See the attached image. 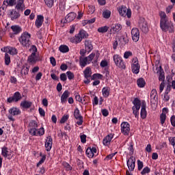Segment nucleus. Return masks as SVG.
<instances>
[{
    "mask_svg": "<svg viewBox=\"0 0 175 175\" xmlns=\"http://www.w3.org/2000/svg\"><path fill=\"white\" fill-rule=\"evenodd\" d=\"M121 131L124 136H128L129 135V132L131 131V125L128 122H123L121 124Z\"/></svg>",
    "mask_w": 175,
    "mask_h": 175,
    "instance_id": "10",
    "label": "nucleus"
},
{
    "mask_svg": "<svg viewBox=\"0 0 175 175\" xmlns=\"http://www.w3.org/2000/svg\"><path fill=\"white\" fill-rule=\"evenodd\" d=\"M119 13L120 16H122L123 17L127 16L128 18H131L132 16V11L131 9L126 8L125 5H122L120 7Z\"/></svg>",
    "mask_w": 175,
    "mask_h": 175,
    "instance_id": "5",
    "label": "nucleus"
},
{
    "mask_svg": "<svg viewBox=\"0 0 175 175\" xmlns=\"http://www.w3.org/2000/svg\"><path fill=\"white\" fill-rule=\"evenodd\" d=\"M122 29V26L118 23L113 25L110 29L111 32H120Z\"/></svg>",
    "mask_w": 175,
    "mask_h": 175,
    "instance_id": "25",
    "label": "nucleus"
},
{
    "mask_svg": "<svg viewBox=\"0 0 175 175\" xmlns=\"http://www.w3.org/2000/svg\"><path fill=\"white\" fill-rule=\"evenodd\" d=\"M150 103L153 105L158 103V93L155 89L152 90L150 92Z\"/></svg>",
    "mask_w": 175,
    "mask_h": 175,
    "instance_id": "17",
    "label": "nucleus"
},
{
    "mask_svg": "<svg viewBox=\"0 0 175 175\" xmlns=\"http://www.w3.org/2000/svg\"><path fill=\"white\" fill-rule=\"evenodd\" d=\"M78 35L80 36L81 39H85V38H88V33L85 30H81Z\"/></svg>",
    "mask_w": 175,
    "mask_h": 175,
    "instance_id": "40",
    "label": "nucleus"
},
{
    "mask_svg": "<svg viewBox=\"0 0 175 175\" xmlns=\"http://www.w3.org/2000/svg\"><path fill=\"white\" fill-rule=\"evenodd\" d=\"M171 124L172 125V126H175V116H172L171 117Z\"/></svg>",
    "mask_w": 175,
    "mask_h": 175,
    "instance_id": "64",
    "label": "nucleus"
},
{
    "mask_svg": "<svg viewBox=\"0 0 175 175\" xmlns=\"http://www.w3.org/2000/svg\"><path fill=\"white\" fill-rule=\"evenodd\" d=\"M139 27L144 32V33H147L148 32V25L147 24V21L145 19H141L139 23Z\"/></svg>",
    "mask_w": 175,
    "mask_h": 175,
    "instance_id": "13",
    "label": "nucleus"
},
{
    "mask_svg": "<svg viewBox=\"0 0 175 175\" xmlns=\"http://www.w3.org/2000/svg\"><path fill=\"white\" fill-rule=\"evenodd\" d=\"M133 104L134 106L132 107L133 113L134 114L135 118H139V110H140V107L142 106V103L139 100V98H135L133 101Z\"/></svg>",
    "mask_w": 175,
    "mask_h": 175,
    "instance_id": "2",
    "label": "nucleus"
},
{
    "mask_svg": "<svg viewBox=\"0 0 175 175\" xmlns=\"http://www.w3.org/2000/svg\"><path fill=\"white\" fill-rule=\"evenodd\" d=\"M29 72V67H23L21 71V75H27Z\"/></svg>",
    "mask_w": 175,
    "mask_h": 175,
    "instance_id": "47",
    "label": "nucleus"
},
{
    "mask_svg": "<svg viewBox=\"0 0 175 175\" xmlns=\"http://www.w3.org/2000/svg\"><path fill=\"white\" fill-rule=\"evenodd\" d=\"M113 61L116 66L119 67L120 69H125V63H124V60H122V57H121V56L118 55H114Z\"/></svg>",
    "mask_w": 175,
    "mask_h": 175,
    "instance_id": "6",
    "label": "nucleus"
},
{
    "mask_svg": "<svg viewBox=\"0 0 175 175\" xmlns=\"http://www.w3.org/2000/svg\"><path fill=\"white\" fill-rule=\"evenodd\" d=\"M94 58H95L94 53H92L88 57H81L79 58V64L82 68H84L87 65V64H91Z\"/></svg>",
    "mask_w": 175,
    "mask_h": 175,
    "instance_id": "3",
    "label": "nucleus"
},
{
    "mask_svg": "<svg viewBox=\"0 0 175 175\" xmlns=\"http://www.w3.org/2000/svg\"><path fill=\"white\" fill-rule=\"evenodd\" d=\"M70 95V93L69 92V91L66 90L61 96L62 103H66V102L68 100V98H69Z\"/></svg>",
    "mask_w": 175,
    "mask_h": 175,
    "instance_id": "29",
    "label": "nucleus"
},
{
    "mask_svg": "<svg viewBox=\"0 0 175 175\" xmlns=\"http://www.w3.org/2000/svg\"><path fill=\"white\" fill-rule=\"evenodd\" d=\"M85 154L87 157H88V158H94V154L91 150V148H88V149L86 150Z\"/></svg>",
    "mask_w": 175,
    "mask_h": 175,
    "instance_id": "43",
    "label": "nucleus"
},
{
    "mask_svg": "<svg viewBox=\"0 0 175 175\" xmlns=\"http://www.w3.org/2000/svg\"><path fill=\"white\" fill-rule=\"evenodd\" d=\"M50 62L53 66H55L57 65V61H55V58H54V57H50Z\"/></svg>",
    "mask_w": 175,
    "mask_h": 175,
    "instance_id": "57",
    "label": "nucleus"
},
{
    "mask_svg": "<svg viewBox=\"0 0 175 175\" xmlns=\"http://www.w3.org/2000/svg\"><path fill=\"white\" fill-rule=\"evenodd\" d=\"M137 166L138 170H142V169H143V161L137 160Z\"/></svg>",
    "mask_w": 175,
    "mask_h": 175,
    "instance_id": "58",
    "label": "nucleus"
},
{
    "mask_svg": "<svg viewBox=\"0 0 175 175\" xmlns=\"http://www.w3.org/2000/svg\"><path fill=\"white\" fill-rule=\"evenodd\" d=\"M15 9L18 12H23L25 10V4H24V0H17Z\"/></svg>",
    "mask_w": 175,
    "mask_h": 175,
    "instance_id": "19",
    "label": "nucleus"
},
{
    "mask_svg": "<svg viewBox=\"0 0 175 175\" xmlns=\"http://www.w3.org/2000/svg\"><path fill=\"white\" fill-rule=\"evenodd\" d=\"M113 134L107 135L103 140V144L104 146H109L111 140L113 139Z\"/></svg>",
    "mask_w": 175,
    "mask_h": 175,
    "instance_id": "23",
    "label": "nucleus"
},
{
    "mask_svg": "<svg viewBox=\"0 0 175 175\" xmlns=\"http://www.w3.org/2000/svg\"><path fill=\"white\" fill-rule=\"evenodd\" d=\"M68 118H69V116H68V115H64V116L62 118V119H61V120H60V124H65V122H66V121H68Z\"/></svg>",
    "mask_w": 175,
    "mask_h": 175,
    "instance_id": "53",
    "label": "nucleus"
},
{
    "mask_svg": "<svg viewBox=\"0 0 175 175\" xmlns=\"http://www.w3.org/2000/svg\"><path fill=\"white\" fill-rule=\"evenodd\" d=\"M131 70L133 73H135V75H138L139 72H140V64H139V59L137 57H134L133 59Z\"/></svg>",
    "mask_w": 175,
    "mask_h": 175,
    "instance_id": "4",
    "label": "nucleus"
},
{
    "mask_svg": "<svg viewBox=\"0 0 175 175\" xmlns=\"http://www.w3.org/2000/svg\"><path fill=\"white\" fill-rule=\"evenodd\" d=\"M67 79L68 78L66 77V74L62 73L60 75V80L62 81H66Z\"/></svg>",
    "mask_w": 175,
    "mask_h": 175,
    "instance_id": "59",
    "label": "nucleus"
},
{
    "mask_svg": "<svg viewBox=\"0 0 175 175\" xmlns=\"http://www.w3.org/2000/svg\"><path fill=\"white\" fill-rule=\"evenodd\" d=\"M132 55H133L132 52L126 51L124 54V58H125V59H128V58H129V57H132Z\"/></svg>",
    "mask_w": 175,
    "mask_h": 175,
    "instance_id": "54",
    "label": "nucleus"
},
{
    "mask_svg": "<svg viewBox=\"0 0 175 175\" xmlns=\"http://www.w3.org/2000/svg\"><path fill=\"white\" fill-rule=\"evenodd\" d=\"M82 40L83 39L79 36V34H77L75 37H72L70 39L71 43H75L76 44H77V43H80V42H81Z\"/></svg>",
    "mask_w": 175,
    "mask_h": 175,
    "instance_id": "30",
    "label": "nucleus"
},
{
    "mask_svg": "<svg viewBox=\"0 0 175 175\" xmlns=\"http://www.w3.org/2000/svg\"><path fill=\"white\" fill-rule=\"evenodd\" d=\"M88 10L90 13L92 14L95 12V7L94 5H89Z\"/></svg>",
    "mask_w": 175,
    "mask_h": 175,
    "instance_id": "62",
    "label": "nucleus"
},
{
    "mask_svg": "<svg viewBox=\"0 0 175 175\" xmlns=\"http://www.w3.org/2000/svg\"><path fill=\"white\" fill-rule=\"evenodd\" d=\"M151 172V170L148 167H145L143 170L141 172V174L144 175L150 173Z\"/></svg>",
    "mask_w": 175,
    "mask_h": 175,
    "instance_id": "52",
    "label": "nucleus"
},
{
    "mask_svg": "<svg viewBox=\"0 0 175 175\" xmlns=\"http://www.w3.org/2000/svg\"><path fill=\"white\" fill-rule=\"evenodd\" d=\"M18 40L23 47L28 49L31 46V33L27 31L23 32L19 37Z\"/></svg>",
    "mask_w": 175,
    "mask_h": 175,
    "instance_id": "1",
    "label": "nucleus"
},
{
    "mask_svg": "<svg viewBox=\"0 0 175 175\" xmlns=\"http://www.w3.org/2000/svg\"><path fill=\"white\" fill-rule=\"evenodd\" d=\"M81 143H85L87 142V135H82L80 136Z\"/></svg>",
    "mask_w": 175,
    "mask_h": 175,
    "instance_id": "60",
    "label": "nucleus"
},
{
    "mask_svg": "<svg viewBox=\"0 0 175 175\" xmlns=\"http://www.w3.org/2000/svg\"><path fill=\"white\" fill-rule=\"evenodd\" d=\"M1 155L4 157V158H8V159H12V150H10L8 147H3L1 148Z\"/></svg>",
    "mask_w": 175,
    "mask_h": 175,
    "instance_id": "15",
    "label": "nucleus"
},
{
    "mask_svg": "<svg viewBox=\"0 0 175 175\" xmlns=\"http://www.w3.org/2000/svg\"><path fill=\"white\" fill-rule=\"evenodd\" d=\"M74 117L75 118H76V120L80 118H83V116H81V115H80V110H79V109H76L74 111Z\"/></svg>",
    "mask_w": 175,
    "mask_h": 175,
    "instance_id": "41",
    "label": "nucleus"
},
{
    "mask_svg": "<svg viewBox=\"0 0 175 175\" xmlns=\"http://www.w3.org/2000/svg\"><path fill=\"white\" fill-rule=\"evenodd\" d=\"M44 1L46 6H48V8H53V6L54 5V0H44Z\"/></svg>",
    "mask_w": 175,
    "mask_h": 175,
    "instance_id": "42",
    "label": "nucleus"
},
{
    "mask_svg": "<svg viewBox=\"0 0 175 175\" xmlns=\"http://www.w3.org/2000/svg\"><path fill=\"white\" fill-rule=\"evenodd\" d=\"M137 84L139 88H143L146 85V81L143 78H139L137 80Z\"/></svg>",
    "mask_w": 175,
    "mask_h": 175,
    "instance_id": "37",
    "label": "nucleus"
},
{
    "mask_svg": "<svg viewBox=\"0 0 175 175\" xmlns=\"http://www.w3.org/2000/svg\"><path fill=\"white\" fill-rule=\"evenodd\" d=\"M84 76L86 79H90L92 72H91V68L87 67L85 70L83 71Z\"/></svg>",
    "mask_w": 175,
    "mask_h": 175,
    "instance_id": "38",
    "label": "nucleus"
},
{
    "mask_svg": "<svg viewBox=\"0 0 175 175\" xmlns=\"http://www.w3.org/2000/svg\"><path fill=\"white\" fill-rule=\"evenodd\" d=\"M85 46L86 50L88 51H91V50H92V49H94V47L92 46V42L90 40L85 41Z\"/></svg>",
    "mask_w": 175,
    "mask_h": 175,
    "instance_id": "35",
    "label": "nucleus"
},
{
    "mask_svg": "<svg viewBox=\"0 0 175 175\" xmlns=\"http://www.w3.org/2000/svg\"><path fill=\"white\" fill-rule=\"evenodd\" d=\"M136 163V159L131 156L127 161V166L131 172L135 170V164Z\"/></svg>",
    "mask_w": 175,
    "mask_h": 175,
    "instance_id": "14",
    "label": "nucleus"
},
{
    "mask_svg": "<svg viewBox=\"0 0 175 175\" xmlns=\"http://www.w3.org/2000/svg\"><path fill=\"white\" fill-rule=\"evenodd\" d=\"M4 59L5 65H9L10 64V55H9V54H5Z\"/></svg>",
    "mask_w": 175,
    "mask_h": 175,
    "instance_id": "46",
    "label": "nucleus"
},
{
    "mask_svg": "<svg viewBox=\"0 0 175 175\" xmlns=\"http://www.w3.org/2000/svg\"><path fill=\"white\" fill-rule=\"evenodd\" d=\"M169 111V109L167 108H163V112L160 116V121L161 125H163L165 124V122L166 121V113Z\"/></svg>",
    "mask_w": 175,
    "mask_h": 175,
    "instance_id": "22",
    "label": "nucleus"
},
{
    "mask_svg": "<svg viewBox=\"0 0 175 175\" xmlns=\"http://www.w3.org/2000/svg\"><path fill=\"white\" fill-rule=\"evenodd\" d=\"M159 16L161 17V21L169 19L167 18V16H166V13H165V12H163V11L159 12Z\"/></svg>",
    "mask_w": 175,
    "mask_h": 175,
    "instance_id": "45",
    "label": "nucleus"
},
{
    "mask_svg": "<svg viewBox=\"0 0 175 175\" xmlns=\"http://www.w3.org/2000/svg\"><path fill=\"white\" fill-rule=\"evenodd\" d=\"M62 166L64 167H66V170H72V166H70V164L66 162H63L62 163Z\"/></svg>",
    "mask_w": 175,
    "mask_h": 175,
    "instance_id": "50",
    "label": "nucleus"
},
{
    "mask_svg": "<svg viewBox=\"0 0 175 175\" xmlns=\"http://www.w3.org/2000/svg\"><path fill=\"white\" fill-rule=\"evenodd\" d=\"M30 51H31V54H36V52L38 51V48H36V46L32 45L30 48Z\"/></svg>",
    "mask_w": 175,
    "mask_h": 175,
    "instance_id": "56",
    "label": "nucleus"
},
{
    "mask_svg": "<svg viewBox=\"0 0 175 175\" xmlns=\"http://www.w3.org/2000/svg\"><path fill=\"white\" fill-rule=\"evenodd\" d=\"M9 113L11 116H20V114H21V111L18 108L12 107L10 109Z\"/></svg>",
    "mask_w": 175,
    "mask_h": 175,
    "instance_id": "27",
    "label": "nucleus"
},
{
    "mask_svg": "<svg viewBox=\"0 0 175 175\" xmlns=\"http://www.w3.org/2000/svg\"><path fill=\"white\" fill-rule=\"evenodd\" d=\"M66 75L68 76V80H73L75 79V74L70 71H67Z\"/></svg>",
    "mask_w": 175,
    "mask_h": 175,
    "instance_id": "51",
    "label": "nucleus"
},
{
    "mask_svg": "<svg viewBox=\"0 0 175 175\" xmlns=\"http://www.w3.org/2000/svg\"><path fill=\"white\" fill-rule=\"evenodd\" d=\"M59 50L61 53H69V46L66 45H61L59 47Z\"/></svg>",
    "mask_w": 175,
    "mask_h": 175,
    "instance_id": "39",
    "label": "nucleus"
},
{
    "mask_svg": "<svg viewBox=\"0 0 175 175\" xmlns=\"http://www.w3.org/2000/svg\"><path fill=\"white\" fill-rule=\"evenodd\" d=\"M4 51H8L11 55H16L17 54V49L12 46L4 47Z\"/></svg>",
    "mask_w": 175,
    "mask_h": 175,
    "instance_id": "28",
    "label": "nucleus"
},
{
    "mask_svg": "<svg viewBox=\"0 0 175 175\" xmlns=\"http://www.w3.org/2000/svg\"><path fill=\"white\" fill-rule=\"evenodd\" d=\"M29 126H30V128H38V122L31 120L29 124Z\"/></svg>",
    "mask_w": 175,
    "mask_h": 175,
    "instance_id": "48",
    "label": "nucleus"
},
{
    "mask_svg": "<svg viewBox=\"0 0 175 175\" xmlns=\"http://www.w3.org/2000/svg\"><path fill=\"white\" fill-rule=\"evenodd\" d=\"M102 94L104 98H109V95H110V88L105 87L102 90Z\"/></svg>",
    "mask_w": 175,
    "mask_h": 175,
    "instance_id": "33",
    "label": "nucleus"
},
{
    "mask_svg": "<svg viewBox=\"0 0 175 175\" xmlns=\"http://www.w3.org/2000/svg\"><path fill=\"white\" fill-rule=\"evenodd\" d=\"M21 94L19 92H16L14 94L12 97H9L8 98V103H13V102H18L22 99Z\"/></svg>",
    "mask_w": 175,
    "mask_h": 175,
    "instance_id": "11",
    "label": "nucleus"
},
{
    "mask_svg": "<svg viewBox=\"0 0 175 175\" xmlns=\"http://www.w3.org/2000/svg\"><path fill=\"white\" fill-rule=\"evenodd\" d=\"M172 91V83H170V79L167 80V85L165 90L166 94H169Z\"/></svg>",
    "mask_w": 175,
    "mask_h": 175,
    "instance_id": "49",
    "label": "nucleus"
},
{
    "mask_svg": "<svg viewBox=\"0 0 175 175\" xmlns=\"http://www.w3.org/2000/svg\"><path fill=\"white\" fill-rule=\"evenodd\" d=\"M37 61L38 56H36V54L31 53V55L28 57L27 62H29V64H36Z\"/></svg>",
    "mask_w": 175,
    "mask_h": 175,
    "instance_id": "24",
    "label": "nucleus"
},
{
    "mask_svg": "<svg viewBox=\"0 0 175 175\" xmlns=\"http://www.w3.org/2000/svg\"><path fill=\"white\" fill-rule=\"evenodd\" d=\"M21 106L23 109H29V107H31V106H32V102L27 101V100L22 101L21 103Z\"/></svg>",
    "mask_w": 175,
    "mask_h": 175,
    "instance_id": "32",
    "label": "nucleus"
},
{
    "mask_svg": "<svg viewBox=\"0 0 175 175\" xmlns=\"http://www.w3.org/2000/svg\"><path fill=\"white\" fill-rule=\"evenodd\" d=\"M44 161H46V156L44 155L42 159L40 160V161L37 163V167H39L40 165L42 163H44Z\"/></svg>",
    "mask_w": 175,
    "mask_h": 175,
    "instance_id": "55",
    "label": "nucleus"
},
{
    "mask_svg": "<svg viewBox=\"0 0 175 175\" xmlns=\"http://www.w3.org/2000/svg\"><path fill=\"white\" fill-rule=\"evenodd\" d=\"M102 77H103V75L100 74H94L92 76V80H94V79H102Z\"/></svg>",
    "mask_w": 175,
    "mask_h": 175,
    "instance_id": "61",
    "label": "nucleus"
},
{
    "mask_svg": "<svg viewBox=\"0 0 175 175\" xmlns=\"http://www.w3.org/2000/svg\"><path fill=\"white\" fill-rule=\"evenodd\" d=\"M168 80L170 81L171 88H172L173 90H175V81H172V78H169Z\"/></svg>",
    "mask_w": 175,
    "mask_h": 175,
    "instance_id": "63",
    "label": "nucleus"
},
{
    "mask_svg": "<svg viewBox=\"0 0 175 175\" xmlns=\"http://www.w3.org/2000/svg\"><path fill=\"white\" fill-rule=\"evenodd\" d=\"M131 36L133 42H139L140 39V31L137 28H133L131 30Z\"/></svg>",
    "mask_w": 175,
    "mask_h": 175,
    "instance_id": "12",
    "label": "nucleus"
},
{
    "mask_svg": "<svg viewBox=\"0 0 175 175\" xmlns=\"http://www.w3.org/2000/svg\"><path fill=\"white\" fill-rule=\"evenodd\" d=\"M11 29L14 32V35H18L21 31H23V29H21V27L18 25H12L11 26Z\"/></svg>",
    "mask_w": 175,
    "mask_h": 175,
    "instance_id": "31",
    "label": "nucleus"
},
{
    "mask_svg": "<svg viewBox=\"0 0 175 175\" xmlns=\"http://www.w3.org/2000/svg\"><path fill=\"white\" fill-rule=\"evenodd\" d=\"M157 74L159 75V81H162V83H165V72L163 69H162V66H159L156 69Z\"/></svg>",
    "mask_w": 175,
    "mask_h": 175,
    "instance_id": "16",
    "label": "nucleus"
},
{
    "mask_svg": "<svg viewBox=\"0 0 175 175\" xmlns=\"http://www.w3.org/2000/svg\"><path fill=\"white\" fill-rule=\"evenodd\" d=\"M29 132L32 136H43L44 135V128L41 127L39 129L30 128Z\"/></svg>",
    "mask_w": 175,
    "mask_h": 175,
    "instance_id": "8",
    "label": "nucleus"
},
{
    "mask_svg": "<svg viewBox=\"0 0 175 175\" xmlns=\"http://www.w3.org/2000/svg\"><path fill=\"white\" fill-rule=\"evenodd\" d=\"M109 28L110 27L109 26L105 25V26L98 27L97 31L98 32H99V33H106V32L109 31Z\"/></svg>",
    "mask_w": 175,
    "mask_h": 175,
    "instance_id": "36",
    "label": "nucleus"
},
{
    "mask_svg": "<svg viewBox=\"0 0 175 175\" xmlns=\"http://www.w3.org/2000/svg\"><path fill=\"white\" fill-rule=\"evenodd\" d=\"M51 147H53V138L48 137L45 142V148L46 151H51Z\"/></svg>",
    "mask_w": 175,
    "mask_h": 175,
    "instance_id": "21",
    "label": "nucleus"
},
{
    "mask_svg": "<svg viewBox=\"0 0 175 175\" xmlns=\"http://www.w3.org/2000/svg\"><path fill=\"white\" fill-rule=\"evenodd\" d=\"M43 21H44V17L42 15H38L35 23L36 27H37V28H40V27L43 25Z\"/></svg>",
    "mask_w": 175,
    "mask_h": 175,
    "instance_id": "20",
    "label": "nucleus"
},
{
    "mask_svg": "<svg viewBox=\"0 0 175 175\" xmlns=\"http://www.w3.org/2000/svg\"><path fill=\"white\" fill-rule=\"evenodd\" d=\"M21 14H20V11H17L14 9L10 10L8 12V17L11 18L12 21H14V20H18L20 18Z\"/></svg>",
    "mask_w": 175,
    "mask_h": 175,
    "instance_id": "9",
    "label": "nucleus"
},
{
    "mask_svg": "<svg viewBox=\"0 0 175 175\" xmlns=\"http://www.w3.org/2000/svg\"><path fill=\"white\" fill-rule=\"evenodd\" d=\"M76 13L70 12L68 15L66 16V23H72L75 18H76Z\"/></svg>",
    "mask_w": 175,
    "mask_h": 175,
    "instance_id": "26",
    "label": "nucleus"
},
{
    "mask_svg": "<svg viewBox=\"0 0 175 175\" xmlns=\"http://www.w3.org/2000/svg\"><path fill=\"white\" fill-rule=\"evenodd\" d=\"M111 14V12H110V10H107L104 11L103 13V16L104 18H109Z\"/></svg>",
    "mask_w": 175,
    "mask_h": 175,
    "instance_id": "44",
    "label": "nucleus"
},
{
    "mask_svg": "<svg viewBox=\"0 0 175 175\" xmlns=\"http://www.w3.org/2000/svg\"><path fill=\"white\" fill-rule=\"evenodd\" d=\"M172 21H169V19L160 21V27L164 32L167 31L169 28H172Z\"/></svg>",
    "mask_w": 175,
    "mask_h": 175,
    "instance_id": "7",
    "label": "nucleus"
},
{
    "mask_svg": "<svg viewBox=\"0 0 175 175\" xmlns=\"http://www.w3.org/2000/svg\"><path fill=\"white\" fill-rule=\"evenodd\" d=\"M17 2V0H4L2 5L3 10H6L8 6H14Z\"/></svg>",
    "mask_w": 175,
    "mask_h": 175,
    "instance_id": "18",
    "label": "nucleus"
},
{
    "mask_svg": "<svg viewBox=\"0 0 175 175\" xmlns=\"http://www.w3.org/2000/svg\"><path fill=\"white\" fill-rule=\"evenodd\" d=\"M147 117V111L146 110V105L143 104L141 109V118L144 120Z\"/></svg>",
    "mask_w": 175,
    "mask_h": 175,
    "instance_id": "34",
    "label": "nucleus"
}]
</instances>
